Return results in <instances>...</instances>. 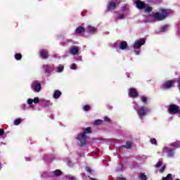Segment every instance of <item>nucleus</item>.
<instances>
[{
	"instance_id": "nucleus-23",
	"label": "nucleus",
	"mask_w": 180,
	"mask_h": 180,
	"mask_svg": "<svg viewBox=\"0 0 180 180\" xmlns=\"http://www.w3.org/2000/svg\"><path fill=\"white\" fill-rule=\"evenodd\" d=\"M64 71V65H60L56 68V72H58V74H60Z\"/></svg>"
},
{
	"instance_id": "nucleus-50",
	"label": "nucleus",
	"mask_w": 180,
	"mask_h": 180,
	"mask_svg": "<svg viewBox=\"0 0 180 180\" xmlns=\"http://www.w3.org/2000/svg\"><path fill=\"white\" fill-rule=\"evenodd\" d=\"M123 169V165H120V168L117 169V171H122Z\"/></svg>"
},
{
	"instance_id": "nucleus-53",
	"label": "nucleus",
	"mask_w": 180,
	"mask_h": 180,
	"mask_svg": "<svg viewBox=\"0 0 180 180\" xmlns=\"http://www.w3.org/2000/svg\"><path fill=\"white\" fill-rule=\"evenodd\" d=\"M178 34H180L179 32H177Z\"/></svg>"
},
{
	"instance_id": "nucleus-35",
	"label": "nucleus",
	"mask_w": 180,
	"mask_h": 180,
	"mask_svg": "<svg viewBox=\"0 0 180 180\" xmlns=\"http://www.w3.org/2000/svg\"><path fill=\"white\" fill-rule=\"evenodd\" d=\"M162 180H172V174H168L166 177H162Z\"/></svg>"
},
{
	"instance_id": "nucleus-12",
	"label": "nucleus",
	"mask_w": 180,
	"mask_h": 180,
	"mask_svg": "<svg viewBox=\"0 0 180 180\" xmlns=\"http://www.w3.org/2000/svg\"><path fill=\"white\" fill-rule=\"evenodd\" d=\"M39 102H40V99H39V97L27 99V104L30 106V108H31V109H33V108H34V105H33V103H39Z\"/></svg>"
},
{
	"instance_id": "nucleus-51",
	"label": "nucleus",
	"mask_w": 180,
	"mask_h": 180,
	"mask_svg": "<svg viewBox=\"0 0 180 180\" xmlns=\"http://www.w3.org/2000/svg\"><path fill=\"white\" fill-rule=\"evenodd\" d=\"M25 159L26 160V161H30V158L25 157Z\"/></svg>"
},
{
	"instance_id": "nucleus-24",
	"label": "nucleus",
	"mask_w": 180,
	"mask_h": 180,
	"mask_svg": "<svg viewBox=\"0 0 180 180\" xmlns=\"http://www.w3.org/2000/svg\"><path fill=\"white\" fill-rule=\"evenodd\" d=\"M169 30V25H164L160 28V32L164 33Z\"/></svg>"
},
{
	"instance_id": "nucleus-52",
	"label": "nucleus",
	"mask_w": 180,
	"mask_h": 180,
	"mask_svg": "<svg viewBox=\"0 0 180 180\" xmlns=\"http://www.w3.org/2000/svg\"><path fill=\"white\" fill-rule=\"evenodd\" d=\"M1 168H2V166H1V165H0V170H1Z\"/></svg>"
},
{
	"instance_id": "nucleus-2",
	"label": "nucleus",
	"mask_w": 180,
	"mask_h": 180,
	"mask_svg": "<svg viewBox=\"0 0 180 180\" xmlns=\"http://www.w3.org/2000/svg\"><path fill=\"white\" fill-rule=\"evenodd\" d=\"M92 131L91 127H87L83 129V131L77 134L76 136V141L80 147H84L86 144V134H91Z\"/></svg>"
},
{
	"instance_id": "nucleus-33",
	"label": "nucleus",
	"mask_w": 180,
	"mask_h": 180,
	"mask_svg": "<svg viewBox=\"0 0 180 180\" xmlns=\"http://www.w3.org/2000/svg\"><path fill=\"white\" fill-rule=\"evenodd\" d=\"M14 57L17 61H20V60H22V54L20 53H15L14 55Z\"/></svg>"
},
{
	"instance_id": "nucleus-47",
	"label": "nucleus",
	"mask_w": 180,
	"mask_h": 180,
	"mask_svg": "<svg viewBox=\"0 0 180 180\" xmlns=\"http://www.w3.org/2000/svg\"><path fill=\"white\" fill-rule=\"evenodd\" d=\"M104 120H105V122H109V120H110L109 119V117H105Z\"/></svg>"
},
{
	"instance_id": "nucleus-17",
	"label": "nucleus",
	"mask_w": 180,
	"mask_h": 180,
	"mask_svg": "<svg viewBox=\"0 0 180 180\" xmlns=\"http://www.w3.org/2000/svg\"><path fill=\"white\" fill-rule=\"evenodd\" d=\"M96 30H98V28L92 27L91 25H88L86 28V32H87V33L94 34Z\"/></svg>"
},
{
	"instance_id": "nucleus-1",
	"label": "nucleus",
	"mask_w": 180,
	"mask_h": 180,
	"mask_svg": "<svg viewBox=\"0 0 180 180\" xmlns=\"http://www.w3.org/2000/svg\"><path fill=\"white\" fill-rule=\"evenodd\" d=\"M133 103V108L134 110H136L138 117L140 119L142 123H144V117H146V116L148 115L150 112H151V110L146 106L140 107V105H139V104L135 101H134Z\"/></svg>"
},
{
	"instance_id": "nucleus-31",
	"label": "nucleus",
	"mask_w": 180,
	"mask_h": 180,
	"mask_svg": "<svg viewBox=\"0 0 180 180\" xmlns=\"http://www.w3.org/2000/svg\"><path fill=\"white\" fill-rule=\"evenodd\" d=\"M20 108L22 110H27L29 109V106L26 103L22 104Z\"/></svg>"
},
{
	"instance_id": "nucleus-54",
	"label": "nucleus",
	"mask_w": 180,
	"mask_h": 180,
	"mask_svg": "<svg viewBox=\"0 0 180 180\" xmlns=\"http://www.w3.org/2000/svg\"><path fill=\"white\" fill-rule=\"evenodd\" d=\"M149 22H153V20H149Z\"/></svg>"
},
{
	"instance_id": "nucleus-3",
	"label": "nucleus",
	"mask_w": 180,
	"mask_h": 180,
	"mask_svg": "<svg viewBox=\"0 0 180 180\" xmlns=\"http://www.w3.org/2000/svg\"><path fill=\"white\" fill-rule=\"evenodd\" d=\"M133 2L138 9L143 10L146 13H150L153 11V7L148 6V4L143 2L141 0H133Z\"/></svg>"
},
{
	"instance_id": "nucleus-19",
	"label": "nucleus",
	"mask_w": 180,
	"mask_h": 180,
	"mask_svg": "<svg viewBox=\"0 0 180 180\" xmlns=\"http://www.w3.org/2000/svg\"><path fill=\"white\" fill-rule=\"evenodd\" d=\"M170 147H172V148H174V150H175V148H180V141H176L175 142H172V143H170Z\"/></svg>"
},
{
	"instance_id": "nucleus-56",
	"label": "nucleus",
	"mask_w": 180,
	"mask_h": 180,
	"mask_svg": "<svg viewBox=\"0 0 180 180\" xmlns=\"http://www.w3.org/2000/svg\"><path fill=\"white\" fill-rule=\"evenodd\" d=\"M179 32H180V27H179Z\"/></svg>"
},
{
	"instance_id": "nucleus-4",
	"label": "nucleus",
	"mask_w": 180,
	"mask_h": 180,
	"mask_svg": "<svg viewBox=\"0 0 180 180\" xmlns=\"http://www.w3.org/2000/svg\"><path fill=\"white\" fill-rule=\"evenodd\" d=\"M145 44H146L145 38H141L134 41L133 44V49L136 56H140V53H141V50L140 49H141V46H144Z\"/></svg>"
},
{
	"instance_id": "nucleus-38",
	"label": "nucleus",
	"mask_w": 180,
	"mask_h": 180,
	"mask_svg": "<svg viewBox=\"0 0 180 180\" xmlns=\"http://www.w3.org/2000/svg\"><path fill=\"white\" fill-rule=\"evenodd\" d=\"M86 172H88L89 174H91V175L94 174V170H92L91 168L89 167H86Z\"/></svg>"
},
{
	"instance_id": "nucleus-57",
	"label": "nucleus",
	"mask_w": 180,
	"mask_h": 180,
	"mask_svg": "<svg viewBox=\"0 0 180 180\" xmlns=\"http://www.w3.org/2000/svg\"><path fill=\"white\" fill-rule=\"evenodd\" d=\"M69 41H71V40H69Z\"/></svg>"
},
{
	"instance_id": "nucleus-30",
	"label": "nucleus",
	"mask_w": 180,
	"mask_h": 180,
	"mask_svg": "<svg viewBox=\"0 0 180 180\" xmlns=\"http://www.w3.org/2000/svg\"><path fill=\"white\" fill-rule=\"evenodd\" d=\"M141 101L143 105H147V101H148V98L146 96H141Z\"/></svg>"
},
{
	"instance_id": "nucleus-34",
	"label": "nucleus",
	"mask_w": 180,
	"mask_h": 180,
	"mask_svg": "<svg viewBox=\"0 0 180 180\" xmlns=\"http://www.w3.org/2000/svg\"><path fill=\"white\" fill-rule=\"evenodd\" d=\"M131 142H127L125 146H121L122 148H131Z\"/></svg>"
},
{
	"instance_id": "nucleus-13",
	"label": "nucleus",
	"mask_w": 180,
	"mask_h": 180,
	"mask_svg": "<svg viewBox=\"0 0 180 180\" xmlns=\"http://www.w3.org/2000/svg\"><path fill=\"white\" fill-rule=\"evenodd\" d=\"M128 95L130 98L134 99V98H137V96H139V92L136 89L131 88L128 90Z\"/></svg>"
},
{
	"instance_id": "nucleus-55",
	"label": "nucleus",
	"mask_w": 180,
	"mask_h": 180,
	"mask_svg": "<svg viewBox=\"0 0 180 180\" xmlns=\"http://www.w3.org/2000/svg\"><path fill=\"white\" fill-rule=\"evenodd\" d=\"M1 144H5V143H1Z\"/></svg>"
},
{
	"instance_id": "nucleus-8",
	"label": "nucleus",
	"mask_w": 180,
	"mask_h": 180,
	"mask_svg": "<svg viewBox=\"0 0 180 180\" xmlns=\"http://www.w3.org/2000/svg\"><path fill=\"white\" fill-rule=\"evenodd\" d=\"M174 84H175V80L166 81L160 85V89H162V91H167L168 89H171Z\"/></svg>"
},
{
	"instance_id": "nucleus-26",
	"label": "nucleus",
	"mask_w": 180,
	"mask_h": 180,
	"mask_svg": "<svg viewBox=\"0 0 180 180\" xmlns=\"http://www.w3.org/2000/svg\"><path fill=\"white\" fill-rule=\"evenodd\" d=\"M63 172L60 169H56L53 172H52V175H54L55 176H60Z\"/></svg>"
},
{
	"instance_id": "nucleus-42",
	"label": "nucleus",
	"mask_w": 180,
	"mask_h": 180,
	"mask_svg": "<svg viewBox=\"0 0 180 180\" xmlns=\"http://www.w3.org/2000/svg\"><path fill=\"white\" fill-rule=\"evenodd\" d=\"M164 171H165V165L161 167V169L159 170V172L162 173Z\"/></svg>"
},
{
	"instance_id": "nucleus-22",
	"label": "nucleus",
	"mask_w": 180,
	"mask_h": 180,
	"mask_svg": "<svg viewBox=\"0 0 180 180\" xmlns=\"http://www.w3.org/2000/svg\"><path fill=\"white\" fill-rule=\"evenodd\" d=\"M61 96V91L58 90H56L53 93V98L54 99H58Z\"/></svg>"
},
{
	"instance_id": "nucleus-15",
	"label": "nucleus",
	"mask_w": 180,
	"mask_h": 180,
	"mask_svg": "<svg viewBox=\"0 0 180 180\" xmlns=\"http://www.w3.org/2000/svg\"><path fill=\"white\" fill-rule=\"evenodd\" d=\"M40 56L41 57L44 59L46 60V58H49V51L46 49H41L39 51Z\"/></svg>"
},
{
	"instance_id": "nucleus-21",
	"label": "nucleus",
	"mask_w": 180,
	"mask_h": 180,
	"mask_svg": "<svg viewBox=\"0 0 180 180\" xmlns=\"http://www.w3.org/2000/svg\"><path fill=\"white\" fill-rule=\"evenodd\" d=\"M84 32H85V28L81 26L77 27L75 30L76 34H81V33H84Z\"/></svg>"
},
{
	"instance_id": "nucleus-48",
	"label": "nucleus",
	"mask_w": 180,
	"mask_h": 180,
	"mask_svg": "<svg viewBox=\"0 0 180 180\" xmlns=\"http://www.w3.org/2000/svg\"><path fill=\"white\" fill-rule=\"evenodd\" d=\"M126 75H127V78H130V75H131V73L127 72Z\"/></svg>"
},
{
	"instance_id": "nucleus-45",
	"label": "nucleus",
	"mask_w": 180,
	"mask_h": 180,
	"mask_svg": "<svg viewBox=\"0 0 180 180\" xmlns=\"http://www.w3.org/2000/svg\"><path fill=\"white\" fill-rule=\"evenodd\" d=\"M75 60H77V61H82V58H81V56H79L77 58H75Z\"/></svg>"
},
{
	"instance_id": "nucleus-7",
	"label": "nucleus",
	"mask_w": 180,
	"mask_h": 180,
	"mask_svg": "<svg viewBox=\"0 0 180 180\" xmlns=\"http://www.w3.org/2000/svg\"><path fill=\"white\" fill-rule=\"evenodd\" d=\"M168 112L170 115H180V107L174 104H171L168 106Z\"/></svg>"
},
{
	"instance_id": "nucleus-14",
	"label": "nucleus",
	"mask_w": 180,
	"mask_h": 180,
	"mask_svg": "<svg viewBox=\"0 0 180 180\" xmlns=\"http://www.w3.org/2000/svg\"><path fill=\"white\" fill-rule=\"evenodd\" d=\"M69 53L72 54V56H77L79 53V48L78 46H72L69 49Z\"/></svg>"
},
{
	"instance_id": "nucleus-18",
	"label": "nucleus",
	"mask_w": 180,
	"mask_h": 180,
	"mask_svg": "<svg viewBox=\"0 0 180 180\" xmlns=\"http://www.w3.org/2000/svg\"><path fill=\"white\" fill-rule=\"evenodd\" d=\"M120 50H126L127 49V42L125 41H121L118 45Z\"/></svg>"
},
{
	"instance_id": "nucleus-27",
	"label": "nucleus",
	"mask_w": 180,
	"mask_h": 180,
	"mask_svg": "<svg viewBox=\"0 0 180 180\" xmlns=\"http://www.w3.org/2000/svg\"><path fill=\"white\" fill-rule=\"evenodd\" d=\"M22 123V119L21 118H18L14 120L13 124L14 126H19Z\"/></svg>"
},
{
	"instance_id": "nucleus-37",
	"label": "nucleus",
	"mask_w": 180,
	"mask_h": 180,
	"mask_svg": "<svg viewBox=\"0 0 180 180\" xmlns=\"http://www.w3.org/2000/svg\"><path fill=\"white\" fill-rule=\"evenodd\" d=\"M150 143L151 144H153L154 146H157V139L155 138L150 139Z\"/></svg>"
},
{
	"instance_id": "nucleus-6",
	"label": "nucleus",
	"mask_w": 180,
	"mask_h": 180,
	"mask_svg": "<svg viewBox=\"0 0 180 180\" xmlns=\"http://www.w3.org/2000/svg\"><path fill=\"white\" fill-rule=\"evenodd\" d=\"M31 91L35 94H39L41 91V83L39 80H34L30 85Z\"/></svg>"
},
{
	"instance_id": "nucleus-9",
	"label": "nucleus",
	"mask_w": 180,
	"mask_h": 180,
	"mask_svg": "<svg viewBox=\"0 0 180 180\" xmlns=\"http://www.w3.org/2000/svg\"><path fill=\"white\" fill-rule=\"evenodd\" d=\"M163 153H167V157L174 158L175 157V149L171 147L165 146L162 149Z\"/></svg>"
},
{
	"instance_id": "nucleus-16",
	"label": "nucleus",
	"mask_w": 180,
	"mask_h": 180,
	"mask_svg": "<svg viewBox=\"0 0 180 180\" xmlns=\"http://www.w3.org/2000/svg\"><path fill=\"white\" fill-rule=\"evenodd\" d=\"M127 14H126L125 13H118L117 14V15H115V19L116 20H123L125 19L126 16Z\"/></svg>"
},
{
	"instance_id": "nucleus-41",
	"label": "nucleus",
	"mask_w": 180,
	"mask_h": 180,
	"mask_svg": "<svg viewBox=\"0 0 180 180\" xmlns=\"http://www.w3.org/2000/svg\"><path fill=\"white\" fill-rule=\"evenodd\" d=\"M5 134V131H4L3 129H0V137H2L4 134Z\"/></svg>"
},
{
	"instance_id": "nucleus-29",
	"label": "nucleus",
	"mask_w": 180,
	"mask_h": 180,
	"mask_svg": "<svg viewBox=\"0 0 180 180\" xmlns=\"http://www.w3.org/2000/svg\"><path fill=\"white\" fill-rule=\"evenodd\" d=\"M139 179L140 180H147V176L144 173H141L139 175Z\"/></svg>"
},
{
	"instance_id": "nucleus-44",
	"label": "nucleus",
	"mask_w": 180,
	"mask_h": 180,
	"mask_svg": "<svg viewBox=\"0 0 180 180\" xmlns=\"http://www.w3.org/2000/svg\"><path fill=\"white\" fill-rule=\"evenodd\" d=\"M117 47H119V45H117V43H114L112 44V48L113 49H117Z\"/></svg>"
},
{
	"instance_id": "nucleus-40",
	"label": "nucleus",
	"mask_w": 180,
	"mask_h": 180,
	"mask_svg": "<svg viewBox=\"0 0 180 180\" xmlns=\"http://www.w3.org/2000/svg\"><path fill=\"white\" fill-rule=\"evenodd\" d=\"M162 165V162H158L156 165L155 167L156 168H160Z\"/></svg>"
},
{
	"instance_id": "nucleus-11",
	"label": "nucleus",
	"mask_w": 180,
	"mask_h": 180,
	"mask_svg": "<svg viewBox=\"0 0 180 180\" xmlns=\"http://www.w3.org/2000/svg\"><path fill=\"white\" fill-rule=\"evenodd\" d=\"M42 68L47 75H51V74L54 71V65H44Z\"/></svg>"
},
{
	"instance_id": "nucleus-10",
	"label": "nucleus",
	"mask_w": 180,
	"mask_h": 180,
	"mask_svg": "<svg viewBox=\"0 0 180 180\" xmlns=\"http://www.w3.org/2000/svg\"><path fill=\"white\" fill-rule=\"evenodd\" d=\"M118 4L119 1L117 0H110L107 4V11L110 12L115 11Z\"/></svg>"
},
{
	"instance_id": "nucleus-25",
	"label": "nucleus",
	"mask_w": 180,
	"mask_h": 180,
	"mask_svg": "<svg viewBox=\"0 0 180 180\" xmlns=\"http://www.w3.org/2000/svg\"><path fill=\"white\" fill-rule=\"evenodd\" d=\"M42 103L44 105L46 106V108H49V106H51L53 105V103H51L50 101H47V100H43Z\"/></svg>"
},
{
	"instance_id": "nucleus-5",
	"label": "nucleus",
	"mask_w": 180,
	"mask_h": 180,
	"mask_svg": "<svg viewBox=\"0 0 180 180\" xmlns=\"http://www.w3.org/2000/svg\"><path fill=\"white\" fill-rule=\"evenodd\" d=\"M171 14V10L162 9L159 13L153 14V20H162Z\"/></svg>"
},
{
	"instance_id": "nucleus-36",
	"label": "nucleus",
	"mask_w": 180,
	"mask_h": 180,
	"mask_svg": "<svg viewBox=\"0 0 180 180\" xmlns=\"http://www.w3.org/2000/svg\"><path fill=\"white\" fill-rule=\"evenodd\" d=\"M91 109V106L86 105L83 107V110H84V112H88V110H89Z\"/></svg>"
},
{
	"instance_id": "nucleus-43",
	"label": "nucleus",
	"mask_w": 180,
	"mask_h": 180,
	"mask_svg": "<svg viewBox=\"0 0 180 180\" xmlns=\"http://www.w3.org/2000/svg\"><path fill=\"white\" fill-rule=\"evenodd\" d=\"M177 84H178V89H179V92H180V78L177 79Z\"/></svg>"
},
{
	"instance_id": "nucleus-49",
	"label": "nucleus",
	"mask_w": 180,
	"mask_h": 180,
	"mask_svg": "<svg viewBox=\"0 0 180 180\" xmlns=\"http://www.w3.org/2000/svg\"><path fill=\"white\" fill-rule=\"evenodd\" d=\"M68 180H75V177L70 176V177L68 178Z\"/></svg>"
},
{
	"instance_id": "nucleus-39",
	"label": "nucleus",
	"mask_w": 180,
	"mask_h": 180,
	"mask_svg": "<svg viewBox=\"0 0 180 180\" xmlns=\"http://www.w3.org/2000/svg\"><path fill=\"white\" fill-rule=\"evenodd\" d=\"M70 70H77V64L73 63L70 66Z\"/></svg>"
},
{
	"instance_id": "nucleus-20",
	"label": "nucleus",
	"mask_w": 180,
	"mask_h": 180,
	"mask_svg": "<svg viewBox=\"0 0 180 180\" xmlns=\"http://www.w3.org/2000/svg\"><path fill=\"white\" fill-rule=\"evenodd\" d=\"M121 11L123 13H125L127 15V13H129V4H125L124 6H122V8H121Z\"/></svg>"
},
{
	"instance_id": "nucleus-32",
	"label": "nucleus",
	"mask_w": 180,
	"mask_h": 180,
	"mask_svg": "<svg viewBox=\"0 0 180 180\" xmlns=\"http://www.w3.org/2000/svg\"><path fill=\"white\" fill-rule=\"evenodd\" d=\"M103 123V120H96L94 121V124L95 126H99V124H102Z\"/></svg>"
},
{
	"instance_id": "nucleus-28",
	"label": "nucleus",
	"mask_w": 180,
	"mask_h": 180,
	"mask_svg": "<svg viewBox=\"0 0 180 180\" xmlns=\"http://www.w3.org/2000/svg\"><path fill=\"white\" fill-rule=\"evenodd\" d=\"M64 162L67 163L68 167H72V165H74L72 162H71V160L68 158H65Z\"/></svg>"
},
{
	"instance_id": "nucleus-46",
	"label": "nucleus",
	"mask_w": 180,
	"mask_h": 180,
	"mask_svg": "<svg viewBox=\"0 0 180 180\" xmlns=\"http://www.w3.org/2000/svg\"><path fill=\"white\" fill-rule=\"evenodd\" d=\"M117 180H126V179H124V177L120 176L117 178Z\"/></svg>"
}]
</instances>
